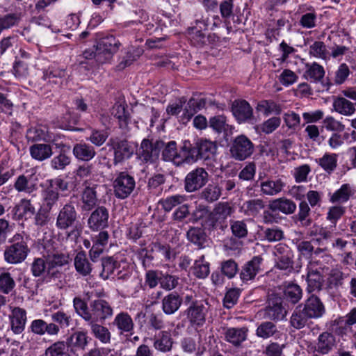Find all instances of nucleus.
Wrapping results in <instances>:
<instances>
[{
    "instance_id": "obj_12",
    "label": "nucleus",
    "mask_w": 356,
    "mask_h": 356,
    "mask_svg": "<svg viewBox=\"0 0 356 356\" xmlns=\"http://www.w3.org/2000/svg\"><path fill=\"white\" fill-rule=\"evenodd\" d=\"M83 186L84 188L81 195L83 209L90 211L99 204L97 192L101 186L92 184L88 180L84 181Z\"/></svg>"
},
{
    "instance_id": "obj_40",
    "label": "nucleus",
    "mask_w": 356,
    "mask_h": 356,
    "mask_svg": "<svg viewBox=\"0 0 356 356\" xmlns=\"http://www.w3.org/2000/svg\"><path fill=\"white\" fill-rule=\"evenodd\" d=\"M99 321H88L91 332L95 337L103 343H108L111 341V334L108 329L98 323Z\"/></svg>"
},
{
    "instance_id": "obj_35",
    "label": "nucleus",
    "mask_w": 356,
    "mask_h": 356,
    "mask_svg": "<svg viewBox=\"0 0 356 356\" xmlns=\"http://www.w3.org/2000/svg\"><path fill=\"white\" fill-rule=\"evenodd\" d=\"M336 345L334 336L330 332H325L318 338L316 349L322 354L328 353Z\"/></svg>"
},
{
    "instance_id": "obj_18",
    "label": "nucleus",
    "mask_w": 356,
    "mask_h": 356,
    "mask_svg": "<svg viewBox=\"0 0 356 356\" xmlns=\"http://www.w3.org/2000/svg\"><path fill=\"white\" fill-rule=\"evenodd\" d=\"M286 184L280 178L266 179L259 184L260 191L264 195L275 196L284 191Z\"/></svg>"
},
{
    "instance_id": "obj_20",
    "label": "nucleus",
    "mask_w": 356,
    "mask_h": 356,
    "mask_svg": "<svg viewBox=\"0 0 356 356\" xmlns=\"http://www.w3.org/2000/svg\"><path fill=\"white\" fill-rule=\"evenodd\" d=\"M35 213V209L30 200L22 199L13 208V216L16 220H24L31 218Z\"/></svg>"
},
{
    "instance_id": "obj_48",
    "label": "nucleus",
    "mask_w": 356,
    "mask_h": 356,
    "mask_svg": "<svg viewBox=\"0 0 356 356\" xmlns=\"http://www.w3.org/2000/svg\"><path fill=\"white\" fill-rule=\"evenodd\" d=\"M279 333L277 326L269 321L261 323L256 330L257 336L264 339L276 336Z\"/></svg>"
},
{
    "instance_id": "obj_38",
    "label": "nucleus",
    "mask_w": 356,
    "mask_h": 356,
    "mask_svg": "<svg viewBox=\"0 0 356 356\" xmlns=\"http://www.w3.org/2000/svg\"><path fill=\"white\" fill-rule=\"evenodd\" d=\"M338 154L325 152L322 157L316 160L318 165L326 172L330 174L337 167Z\"/></svg>"
},
{
    "instance_id": "obj_9",
    "label": "nucleus",
    "mask_w": 356,
    "mask_h": 356,
    "mask_svg": "<svg viewBox=\"0 0 356 356\" xmlns=\"http://www.w3.org/2000/svg\"><path fill=\"white\" fill-rule=\"evenodd\" d=\"M207 307L197 301L193 302L184 311L187 320L192 326L200 327L206 321Z\"/></svg>"
},
{
    "instance_id": "obj_29",
    "label": "nucleus",
    "mask_w": 356,
    "mask_h": 356,
    "mask_svg": "<svg viewBox=\"0 0 356 356\" xmlns=\"http://www.w3.org/2000/svg\"><path fill=\"white\" fill-rule=\"evenodd\" d=\"M31 157L38 161L49 159L53 154L52 146L46 143H36L29 148Z\"/></svg>"
},
{
    "instance_id": "obj_2",
    "label": "nucleus",
    "mask_w": 356,
    "mask_h": 356,
    "mask_svg": "<svg viewBox=\"0 0 356 356\" xmlns=\"http://www.w3.org/2000/svg\"><path fill=\"white\" fill-rule=\"evenodd\" d=\"M78 217L75 207L72 203L65 204L58 213L56 226L61 230L72 228L67 236L72 238H76L80 235L79 229L76 226Z\"/></svg>"
},
{
    "instance_id": "obj_7",
    "label": "nucleus",
    "mask_w": 356,
    "mask_h": 356,
    "mask_svg": "<svg viewBox=\"0 0 356 356\" xmlns=\"http://www.w3.org/2000/svg\"><path fill=\"white\" fill-rule=\"evenodd\" d=\"M91 318L89 321L104 322L113 315V308L111 304L104 299H97L90 302Z\"/></svg>"
},
{
    "instance_id": "obj_24",
    "label": "nucleus",
    "mask_w": 356,
    "mask_h": 356,
    "mask_svg": "<svg viewBox=\"0 0 356 356\" xmlns=\"http://www.w3.org/2000/svg\"><path fill=\"white\" fill-rule=\"evenodd\" d=\"M46 261L48 265V271L51 268H55L58 266H63L68 263L69 257L68 255L60 252L58 250L51 248H46V252L44 254Z\"/></svg>"
},
{
    "instance_id": "obj_39",
    "label": "nucleus",
    "mask_w": 356,
    "mask_h": 356,
    "mask_svg": "<svg viewBox=\"0 0 356 356\" xmlns=\"http://www.w3.org/2000/svg\"><path fill=\"white\" fill-rule=\"evenodd\" d=\"M162 157L165 161H172L176 165H181V157L179 156V152H177V145L175 141H170L167 143H164V146L162 147Z\"/></svg>"
},
{
    "instance_id": "obj_64",
    "label": "nucleus",
    "mask_w": 356,
    "mask_h": 356,
    "mask_svg": "<svg viewBox=\"0 0 356 356\" xmlns=\"http://www.w3.org/2000/svg\"><path fill=\"white\" fill-rule=\"evenodd\" d=\"M51 320L57 323L59 327L65 328L71 324L72 317L70 314L63 311H58L51 314Z\"/></svg>"
},
{
    "instance_id": "obj_43",
    "label": "nucleus",
    "mask_w": 356,
    "mask_h": 356,
    "mask_svg": "<svg viewBox=\"0 0 356 356\" xmlns=\"http://www.w3.org/2000/svg\"><path fill=\"white\" fill-rule=\"evenodd\" d=\"M256 109L262 113L265 116L270 114L279 115L282 112V107L273 100H261L258 102Z\"/></svg>"
},
{
    "instance_id": "obj_61",
    "label": "nucleus",
    "mask_w": 356,
    "mask_h": 356,
    "mask_svg": "<svg viewBox=\"0 0 356 356\" xmlns=\"http://www.w3.org/2000/svg\"><path fill=\"white\" fill-rule=\"evenodd\" d=\"M179 278L176 276L160 272V286L166 291H171L176 288Z\"/></svg>"
},
{
    "instance_id": "obj_8",
    "label": "nucleus",
    "mask_w": 356,
    "mask_h": 356,
    "mask_svg": "<svg viewBox=\"0 0 356 356\" xmlns=\"http://www.w3.org/2000/svg\"><path fill=\"white\" fill-rule=\"evenodd\" d=\"M136 186L134 178L127 172H120L113 181L115 195L120 199L127 197Z\"/></svg>"
},
{
    "instance_id": "obj_37",
    "label": "nucleus",
    "mask_w": 356,
    "mask_h": 356,
    "mask_svg": "<svg viewBox=\"0 0 356 356\" xmlns=\"http://www.w3.org/2000/svg\"><path fill=\"white\" fill-rule=\"evenodd\" d=\"M172 339L168 331H161L154 337V347L156 350L166 353L171 350L172 346Z\"/></svg>"
},
{
    "instance_id": "obj_5",
    "label": "nucleus",
    "mask_w": 356,
    "mask_h": 356,
    "mask_svg": "<svg viewBox=\"0 0 356 356\" xmlns=\"http://www.w3.org/2000/svg\"><path fill=\"white\" fill-rule=\"evenodd\" d=\"M254 152V145L245 135L234 138L230 147L232 156L238 161H243L250 157Z\"/></svg>"
},
{
    "instance_id": "obj_26",
    "label": "nucleus",
    "mask_w": 356,
    "mask_h": 356,
    "mask_svg": "<svg viewBox=\"0 0 356 356\" xmlns=\"http://www.w3.org/2000/svg\"><path fill=\"white\" fill-rule=\"evenodd\" d=\"M325 70L322 65L314 62L305 64L303 78L312 83H320L325 76Z\"/></svg>"
},
{
    "instance_id": "obj_28",
    "label": "nucleus",
    "mask_w": 356,
    "mask_h": 356,
    "mask_svg": "<svg viewBox=\"0 0 356 356\" xmlns=\"http://www.w3.org/2000/svg\"><path fill=\"white\" fill-rule=\"evenodd\" d=\"M73 155L76 159L83 161H89L96 155L95 148L86 143H79L74 145Z\"/></svg>"
},
{
    "instance_id": "obj_54",
    "label": "nucleus",
    "mask_w": 356,
    "mask_h": 356,
    "mask_svg": "<svg viewBox=\"0 0 356 356\" xmlns=\"http://www.w3.org/2000/svg\"><path fill=\"white\" fill-rule=\"evenodd\" d=\"M21 19L17 13H9L0 16V34L4 31L17 26Z\"/></svg>"
},
{
    "instance_id": "obj_22",
    "label": "nucleus",
    "mask_w": 356,
    "mask_h": 356,
    "mask_svg": "<svg viewBox=\"0 0 356 356\" xmlns=\"http://www.w3.org/2000/svg\"><path fill=\"white\" fill-rule=\"evenodd\" d=\"M111 324L118 329L120 334L131 333L134 328L132 318L125 312H121L116 314Z\"/></svg>"
},
{
    "instance_id": "obj_50",
    "label": "nucleus",
    "mask_w": 356,
    "mask_h": 356,
    "mask_svg": "<svg viewBox=\"0 0 356 356\" xmlns=\"http://www.w3.org/2000/svg\"><path fill=\"white\" fill-rule=\"evenodd\" d=\"M45 356H70L67 343L58 341L49 346L45 350Z\"/></svg>"
},
{
    "instance_id": "obj_11",
    "label": "nucleus",
    "mask_w": 356,
    "mask_h": 356,
    "mask_svg": "<svg viewBox=\"0 0 356 356\" xmlns=\"http://www.w3.org/2000/svg\"><path fill=\"white\" fill-rule=\"evenodd\" d=\"M10 314L8 316L10 330L15 334H22L27 321L26 312L19 307H10Z\"/></svg>"
},
{
    "instance_id": "obj_13",
    "label": "nucleus",
    "mask_w": 356,
    "mask_h": 356,
    "mask_svg": "<svg viewBox=\"0 0 356 356\" xmlns=\"http://www.w3.org/2000/svg\"><path fill=\"white\" fill-rule=\"evenodd\" d=\"M109 213L108 209L103 207H98L90 214L88 225L93 231L104 229L108 224Z\"/></svg>"
},
{
    "instance_id": "obj_49",
    "label": "nucleus",
    "mask_w": 356,
    "mask_h": 356,
    "mask_svg": "<svg viewBox=\"0 0 356 356\" xmlns=\"http://www.w3.org/2000/svg\"><path fill=\"white\" fill-rule=\"evenodd\" d=\"M309 318L302 305H298L292 314L290 323L294 328L300 329L305 327Z\"/></svg>"
},
{
    "instance_id": "obj_31",
    "label": "nucleus",
    "mask_w": 356,
    "mask_h": 356,
    "mask_svg": "<svg viewBox=\"0 0 356 356\" xmlns=\"http://www.w3.org/2000/svg\"><path fill=\"white\" fill-rule=\"evenodd\" d=\"M333 108L336 112L344 116H351L356 112L355 104L343 97L334 98Z\"/></svg>"
},
{
    "instance_id": "obj_58",
    "label": "nucleus",
    "mask_w": 356,
    "mask_h": 356,
    "mask_svg": "<svg viewBox=\"0 0 356 356\" xmlns=\"http://www.w3.org/2000/svg\"><path fill=\"white\" fill-rule=\"evenodd\" d=\"M165 177L162 174H156L148 180V188L154 195H159L163 191L162 185L165 182Z\"/></svg>"
},
{
    "instance_id": "obj_15",
    "label": "nucleus",
    "mask_w": 356,
    "mask_h": 356,
    "mask_svg": "<svg viewBox=\"0 0 356 356\" xmlns=\"http://www.w3.org/2000/svg\"><path fill=\"white\" fill-rule=\"evenodd\" d=\"M286 315V310L282 306V300L280 297L270 298L268 306L264 309V316L270 320H281Z\"/></svg>"
},
{
    "instance_id": "obj_27",
    "label": "nucleus",
    "mask_w": 356,
    "mask_h": 356,
    "mask_svg": "<svg viewBox=\"0 0 356 356\" xmlns=\"http://www.w3.org/2000/svg\"><path fill=\"white\" fill-rule=\"evenodd\" d=\"M302 308L309 318L321 317L325 312L323 303L318 297L314 296H310L307 300Z\"/></svg>"
},
{
    "instance_id": "obj_53",
    "label": "nucleus",
    "mask_w": 356,
    "mask_h": 356,
    "mask_svg": "<svg viewBox=\"0 0 356 356\" xmlns=\"http://www.w3.org/2000/svg\"><path fill=\"white\" fill-rule=\"evenodd\" d=\"M48 136V129L45 126L38 125L30 128L26 133V138L30 141L45 140Z\"/></svg>"
},
{
    "instance_id": "obj_17",
    "label": "nucleus",
    "mask_w": 356,
    "mask_h": 356,
    "mask_svg": "<svg viewBox=\"0 0 356 356\" xmlns=\"http://www.w3.org/2000/svg\"><path fill=\"white\" fill-rule=\"evenodd\" d=\"M262 261L263 259L260 256H255L243 266L240 273V278L243 282L254 279L261 270L260 266Z\"/></svg>"
},
{
    "instance_id": "obj_19",
    "label": "nucleus",
    "mask_w": 356,
    "mask_h": 356,
    "mask_svg": "<svg viewBox=\"0 0 356 356\" xmlns=\"http://www.w3.org/2000/svg\"><path fill=\"white\" fill-rule=\"evenodd\" d=\"M248 329L242 327H227L224 329L225 339L235 347H238L247 339Z\"/></svg>"
},
{
    "instance_id": "obj_62",
    "label": "nucleus",
    "mask_w": 356,
    "mask_h": 356,
    "mask_svg": "<svg viewBox=\"0 0 356 356\" xmlns=\"http://www.w3.org/2000/svg\"><path fill=\"white\" fill-rule=\"evenodd\" d=\"M230 227L233 235L238 238H245L248 235L247 224L244 220H232Z\"/></svg>"
},
{
    "instance_id": "obj_30",
    "label": "nucleus",
    "mask_w": 356,
    "mask_h": 356,
    "mask_svg": "<svg viewBox=\"0 0 356 356\" xmlns=\"http://www.w3.org/2000/svg\"><path fill=\"white\" fill-rule=\"evenodd\" d=\"M198 152L197 145L193 146L188 140L184 141L179 152L181 164L184 163H190L195 162L200 159Z\"/></svg>"
},
{
    "instance_id": "obj_1",
    "label": "nucleus",
    "mask_w": 356,
    "mask_h": 356,
    "mask_svg": "<svg viewBox=\"0 0 356 356\" xmlns=\"http://www.w3.org/2000/svg\"><path fill=\"white\" fill-rule=\"evenodd\" d=\"M232 211L233 209L229 203L219 202L211 211H209L204 206H200L194 211L193 216L195 220L205 217L204 225L209 229H213L222 227Z\"/></svg>"
},
{
    "instance_id": "obj_63",
    "label": "nucleus",
    "mask_w": 356,
    "mask_h": 356,
    "mask_svg": "<svg viewBox=\"0 0 356 356\" xmlns=\"http://www.w3.org/2000/svg\"><path fill=\"white\" fill-rule=\"evenodd\" d=\"M187 238L193 243L202 246L205 241V234L200 228L193 227L187 232Z\"/></svg>"
},
{
    "instance_id": "obj_33",
    "label": "nucleus",
    "mask_w": 356,
    "mask_h": 356,
    "mask_svg": "<svg viewBox=\"0 0 356 356\" xmlns=\"http://www.w3.org/2000/svg\"><path fill=\"white\" fill-rule=\"evenodd\" d=\"M75 269L82 276L90 274L92 270V264L89 261L86 254L81 251L78 252L74 259Z\"/></svg>"
},
{
    "instance_id": "obj_23",
    "label": "nucleus",
    "mask_w": 356,
    "mask_h": 356,
    "mask_svg": "<svg viewBox=\"0 0 356 356\" xmlns=\"http://www.w3.org/2000/svg\"><path fill=\"white\" fill-rule=\"evenodd\" d=\"M182 301V298L177 293H170L162 299V311L167 315L173 314L179 309Z\"/></svg>"
},
{
    "instance_id": "obj_21",
    "label": "nucleus",
    "mask_w": 356,
    "mask_h": 356,
    "mask_svg": "<svg viewBox=\"0 0 356 356\" xmlns=\"http://www.w3.org/2000/svg\"><path fill=\"white\" fill-rule=\"evenodd\" d=\"M113 148L114 150L113 163L115 165L130 158L133 154L132 148L125 140L113 142Z\"/></svg>"
},
{
    "instance_id": "obj_4",
    "label": "nucleus",
    "mask_w": 356,
    "mask_h": 356,
    "mask_svg": "<svg viewBox=\"0 0 356 356\" xmlns=\"http://www.w3.org/2000/svg\"><path fill=\"white\" fill-rule=\"evenodd\" d=\"M121 44L114 36L110 35L100 40L97 45L95 58L100 63L110 60L115 54Z\"/></svg>"
},
{
    "instance_id": "obj_52",
    "label": "nucleus",
    "mask_w": 356,
    "mask_h": 356,
    "mask_svg": "<svg viewBox=\"0 0 356 356\" xmlns=\"http://www.w3.org/2000/svg\"><path fill=\"white\" fill-rule=\"evenodd\" d=\"M210 273L209 264L204 260V256L195 261L193 267V273L200 279L207 277Z\"/></svg>"
},
{
    "instance_id": "obj_14",
    "label": "nucleus",
    "mask_w": 356,
    "mask_h": 356,
    "mask_svg": "<svg viewBox=\"0 0 356 356\" xmlns=\"http://www.w3.org/2000/svg\"><path fill=\"white\" fill-rule=\"evenodd\" d=\"M232 111L236 120L241 123L253 119V109L245 100L237 99L232 103Z\"/></svg>"
},
{
    "instance_id": "obj_36",
    "label": "nucleus",
    "mask_w": 356,
    "mask_h": 356,
    "mask_svg": "<svg viewBox=\"0 0 356 356\" xmlns=\"http://www.w3.org/2000/svg\"><path fill=\"white\" fill-rule=\"evenodd\" d=\"M332 227H323L319 225H314L309 230V235L318 243L324 245L325 242L332 236Z\"/></svg>"
},
{
    "instance_id": "obj_55",
    "label": "nucleus",
    "mask_w": 356,
    "mask_h": 356,
    "mask_svg": "<svg viewBox=\"0 0 356 356\" xmlns=\"http://www.w3.org/2000/svg\"><path fill=\"white\" fill-rule=\"evenodd\" d=\"M118 267V263L113 257H106L102 259V270L100 277L104 280L109 278L114 270Z\"/></svg>"
},
{
    "instance_id": "obj_3",
    "label": "nucleus",
    "mask_w": 356,
    "mask_h": 356,
    "mask_svg": "<svg viewBox=\"0 0 356 356\" xmlns=\"http://www.w3.org/2000/svg\"><path fill=\"white\" fill-rule=\"evenodd\" d=\"M11 242L12 244L4 250V260L10 264H20L25 260L29 252L27 243L20 234H15Z\"/></svg>"
},
{
    "instance_id": "obj_46",
    "label": "nucleus",
    "mask_w": 356,
    "mask_h": 356,
    "mask_svg": "<svg viewBox=\"0 0 356 356\" xmlns=\"http://www.w3.org/2000/svg\"><path fill=\"white\" fill-rule=\"evenodd\" d=\"M352 195L353 190L350 185L344 184L332 195L330 201L332 203H344L350 199Z\"/></svg>"
},
{
    "instance_id": "obj_51",
    "label": "nucleus",
    "mask_w": 356,
    "mask_h": 356,
    "mask_svg": "<svg viewBox=\"0 0 356 356\" xmlns=\"http://www.w3.org/2000/svg\"><path fill=\"white\" fill-rule=\"evenodd\" d=\"M264 207V202L261 199H252L245 202L242 209L246 215L255 216Z\"/></svg>"
},
{
    "instance_id": "obj_57",
    "label": "nucleus",
    "mask_w": 356,
    "mask_h": 356,
    "mask_svg": "<svg viewBox=\"0 0 356 356\" xmlns=\"http://www.w3.org/2000/svg\"><path fill=\"white\" fill-rule=\"evenodd\" d=\"M309 54L314 58L325 60L327 57L326 45L322 41H315L309 46Z\"/></svg>"
},
{
    "instance_id": "obj_32",
    "label": "nucleus",
    "mask_w": 356,
    "mask_h": 356,
    "mask_svg": "<svg viewBox=\"0 0 356 356\" xmlns=\"http://www.w3.org/2000/svg\"><path fill=\"white\" fill-rule=\"evenodd\" d=\"M91 339L88 337L87 332L76 331L74 332L67 339V344L69 346L76 349L84 350L88 345Z\"/></svg>"
},
{
    "instance_id": "obj_56",
    "label": "nucleus",
    "mask_w": 356,
    "mask_h": 356,
    "mask_svg": "<svg viewBox=\"0 0 356 356\" xmlns=\"http://www.w3.org/2000/svg\"><path fill=\"white\" fill-rule=\"evenodd\" d=\"M15 286V282L8 272L0 273V293L8 294Z\"/></svg>"
},
{
    "instance_id": "obj_60",
    "label": "nucleus",
    "mask_w": 356,
    "mask_h": 356,
    "mask_svg": "<svg viewBox=\"0 0 356 356\" xmlns=\"http://www.w3.org/2000/svg\"><path fill=\"white\" fill-rule=\"evenodd\" d=\"M185 201V197L181 195H175L168 197L160 201L163 209L165 211H170L174 207Z\"/></svg>"
},
{
    "instance_id": "obj_42",
    "label": "nucleus",
    "mask_w": 356,
    "mask_h": 356,
    "mask_svg": "<svg viewBox=\"0 0 356 356\" xmlns=\"http://www.w3.org/2000/svg\"><path fill=\"white\" fill-rule=\"evenodd\" d=\"M302 291L299 285L294 283L287 284L284 289V298L292 304H296L302 298Z\"/></svg>"
},
{
    "instance_id": "obj_10",
    "label": "nucleus",
    "mask_w": 356,
    "mask_h": 356,
    "mask_svg": "<svg viewBox=\"0 0 356 356\" xmlns=\"http://www.w3.org/2000/svg\"><path fill=\"white\" fill-rule=\"evenodd\" d=\"M163 146V141H156L152 144L149 140L144 139L138 150L140 158L146 163H153L158 159L160 150Z\"/></svg>"
},
{
    "instance_id": "obj_59",
    "label": "nucleus",
    "mask_w": 356,
    "mask_h": 356,
    "mask_svg": "<svg viewBox=\"0 0 356 356\" xmlns=\"http://www.w3.org/2000/svg\"><path fill=\"white\" fill-rule=\"evenodd\" d=\"M73 305L76 312L88 323L91 316L87 304L81 298L76 297L73 300Z\"/></svg>"
},
{
    "instance_id": "obj_16",
    "label": "nucleus",
    "mask_w": 356,
    "mask_h": 356,
    "mask_svg": "<svg viewBox=\"0 0 356 356\" xmlns=\"http://www.w3.org/2000/svg\"><path fill=\"white\" fill-rule=\"evenodd\" d=\"M306 280L309 292L321 290L324 282L322 270L314 264H310L307 267Z\"/></svg>"
},
{
    "instance_id": "obj_45",
    "label": "nucleus",
    "mask_w": 356,
    "mask_h": 356,
    "mask_svg": "<svg viewBox=\"0 0 356 356\" xmlns=\"http://www.w3.org/2000/svg\"><path fill=\"white\" fill-rule=\"evenodd\" d=\"M14 188L19 193L24 192L29 194L33 193L37 188L36 184H33L31 181V179L24 175H21L17 177L14 183Z\"/></svg>"
},
{
    "instance_id": "obj_41",
    "label": "nucleus",
    "mask_w": 356,
    "mask_h": 356,
    "mask_svg": "<svg viewBox=\"0 0 356 356\" xmlns=\"http://www.w3.org/2000/svg\"><path fill=\"white\" fill-rule=\"evenodd\" d=\"M196 144L200 159H209L211 156L215 154L217 149L216 144L207 139H200Z\"/></svg>"
},
{
    "instance_id": "obj_6",
    "label": "nucleus",
    "mask_w": 356,
    "mask_h": 356,
    "mask_svg": "<svg viewBox=\"0 0 356 356\" xmlns=\"http://www.w3.org/2000/svg\"><path fill=\"white\" fill-rule=\"evenodd\" d=\"M209 181V174L203 168H197L189 172L184 179V189L188 193L199 191Z\"/></svg>"
},
{
    "instance_id": "obj_47",
    "label": "nucleus",
    "mask_w": 356,
    "mask_h": 356,
    "mask_svg": "<svg viewBox=\"0 0 356 356\" xmlns=\"http://www.w3.org/2000/svg\"><path fill=\"white\" fill-rule=\"evenodd\" d=\"M112 115L118 120L120 127L124 129L127 127L129 120V114L125 105L115 104L112 108Z\"/></svg>"
},
{
    "instance_id": "obj_34",
    "label": "nucleus",
    "mask_w": 356,
    "mask_h": 356,
    "mask_svg": "<svg viewBox=\"0 0 356 356\" xmlns=\"http://www.w3.org/2000/svg\"><path fill=\"white\" fill-rule=\"evenodd\" d=\"M60 198L58 191L54 190L52 186H48L42 193V207L45 209L51 211V209L56 207Z\"/></svg>"
},
{
    "instance_id": "obj_44",
    "label": "nucleus",
    "mask_w": 356,
    "mask_h": 356,
    "mask_svg": "<svg viewBox=\"0 0 356 356\" xmlns=\"http://www.w3.org/2000/svg\"><path fill=\"white\" fill-rule=\"evenodd\" d=\"M222 194L221 187L216 184H210L204 188L200 194V197L207 202L217 201Z\"/></svg>"
},
{
    "instance_id": "obj_25",
    "label": "nucleus",
    "mask_w": 356,
    "mask_h": 356,
    "mask_svg": "<svg viewBox=\"0 0 356 356\" xmlns=\"http://www.w3.org/2000/svg\"><path fill=\"white\" fill-rule=\"evenodd\" d=\"M268 208L272 211H280L284 214H292L296 210V203L285 197L277 198L270 202Z\"/></svg>"
}]
</instances>
